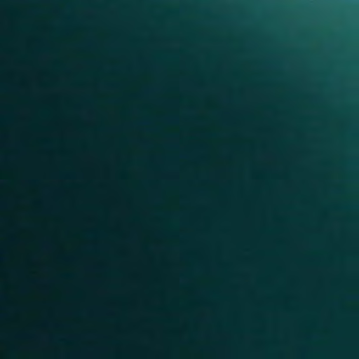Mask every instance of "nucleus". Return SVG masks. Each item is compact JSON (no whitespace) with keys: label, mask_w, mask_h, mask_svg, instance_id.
<instances>
[{"label":"nucleus","mask_w":359,"mask_h":359,"mask_svg":"<svg viewBox=\"0 0 359 359\" xmlns=\"http://www.w3.org/2000/svg\"><path fill=\"white\" fill-rule=\"evenodd\" d=\"M115 57V0H114V57ZM115 60L114 59V90H255V87H226V88H205V87H142L126 88L120 87L115 77Z\"/></svg>","instance_id":"3"},{"label":"nucleus","mask_w":359,"mask_h":359,"mask_svg":"<svg viewBox=\"0 0 359 359\" xmlns=\"http://www.w3.org/2000/svg\"><path fill=\"white\" fill-rule=\"evenodd\" d=\"M0 94H102L106 100V232H112V91H0Z\"/></svg>","instance_id":"1"},{"label":"nucleus","mask_w":359,"mask_h":359,"mask_svg":"<svg viewBox=\"0 0 359 359\" xmlns=\"http://www.w3.org/2000/svg\"><path fill=\"white\" fill-rule=\"evenodd\" d=\"M84 65L86 67V74L88 76H94L95 74V69L97 67V64L93 60H88L85 62Z\"/></svg>","instance_id":"4"},{"label":"nucleus","mask_w":359,"mask_h":359,"mask_svg":"<svg viewBox=\"0 0 359 359\" xmlns=\"http://www.w3.org/2000/svg\"><path fill=\"white\" fill-rule=\"evenodd\" d=\"M123 94H255V91H114V205H115V104ZM114 212L115 210H114ZM115 232V212H114Z\"/></svg>","instance_id":"2"}]
</instances>
